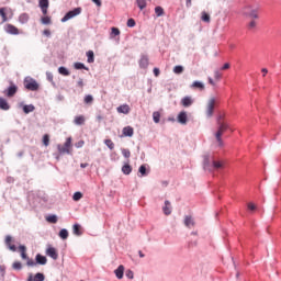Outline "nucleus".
Instances as JSON below:
<instances>
[{"mask_svg": "<svg viewBox=\"0 0 281 281\" xmlns=\"http://www.w3.org/2000/svg\"><path fill=\"white\" fill-rule=\"evenodd\" d=\"M8 12H10L8 7L0 8V25L8 21Z\"/></svg>", "mask_w": 281, "mask_h": 281, "instance_id": "obj_9", "label": "nucleus"}, {"mask_svg": "<svg viewBox=\"0 0 281 281\" xmlns=\"http://www.w3.org/2000/svg\"><path fill=\"white\" fill-rule=\"evenodd\" d=\"M24 87L29 91H38V82L32 78H25L24 79Z\"/></svg>", "mask_w": 281, "mask_h": 281, "instance_id": "obj_5", "label": "nucleus"}, {"mask_svg": "<svg viewBox=\"0 0 281 281\" xmlns=\"http://www.w3.org/2000/svg\"><path fill=\"white\" fill-rule=\"evenodd\" d=\"M58 72L61 76H69V70L66 67H63V66L58 68Z\"/></svg>", "mask_w": 281, "mask_h": 281, "instance_id": "obj_41", "label": "nucleus"}, {"mask_svg": "<svg viewBox=\"0 0 281 281\" xmlns=\"http://www.w3.org/2000/svg\"><path fill=\"white\" fill-rule=\"evenodd\" d=\"M115 277L117 280H122L124 278V266H119L116 270H114Z\"/></svg>", "mask_w": 281, "mask_h": 281, "instance_id": "obj_21", "label": "nucleus"}, {"mask_svg": "<svg viewBox=\"0 0 281 281\" xmlns=\"http://www.w3.org/2000/svg\"><path fill=\"white\" fill-rule=\"evenodd\" d=\"M43 144L44 146H49V134L43 136Z\"/></svg>", "mask_w": 281, "mask_h": 281, "instance_id": "obj_47", "label": "nucleus"}, {"mask_svg": "<svg viewBox=\"0 0 281 281\" xmlns=\"http://www.w3.org/2000/svg\"><path fill=\"white\" fill-rule=\"evenodd\" d=\"M16 91H19V87L11 82L10 87L7 89V97L14 98V95H16Z\"/></svg>", "mask_w": 281, "mask_h": 281, "instance_id": "obj_11", "label": "nucleus"}, {"mask_svg": "<svg viewBox=\"0 0 281 281\" xmlns=\"http://www.w3.org/2000/svg\"><path fill=\"white\" fill-rule=\"evenodd\" d=\"M42 23H43V25H50L52 24V18H49V16H44V18H42Z\"/></svg>", "mask_w": 281, "mask_h": 281, "instance_id": "obj_45", "label": "nucleus"}, {"mask_svg": "<svg viewBox=\"0 0 281 281\" xmlns=\"http://www.w3.org/2000/svg\"><path fill=\"white\" fill-rule=\"evenodd\" d=\"M77 87H79V89H82V88L85 87V80L79 79V80L77 81Z\"/></svg>", "mask_w": 281, "mask_h": 281, "instance_id": "obj_56", "label": "nucleus"}, {"mask_svg": "<svg viewBox=\"0 0 281 281\" xmlns=\"http://www.w3.org/2000/svg\"><path fill=\"white\" fill-rule=\"evenodd\" d=\"M247 16H250V19H258V11L250 10L249 12H246Z\"/></svg>", "mask_w": 281, "mask_h": 281, "instance_id": "obj_37", "label": "nucleus"}, {"mask_svg": "<svg viewBox=\"0 0 281 281\" xmlns=\"http://www.w3.org/2000/svg\"><path fill=\"white\" fill-rule=\"evenodd\" d=\"M122 155H123V157H125V159H130L131 158V150L126 149V148H123L122 149Z\"/></svg>", "mask_w": 281, "mask_h": 281, "instance_id": "obj_46", "label": "nucleus"}, {"mask_svg": "<svg viewBox=\"0 0 281 281\" xmlns=\"http://www.w3.org/2000/svg\"><path fill=\"white\" fill-rule=\"evenodd\" d=\"M117 113H123V115H128L131 113V106L128 104H122L116 108Z\"/></svg>", "mask_w": 281, "mask_h": 281, "instance_id": "obj_15", "label": "nucleus"}, {"mask_svg": "<svg viewBox=\"0 0 281 281\" xmlns=\"http://www.w3.org/2000/svg\"><path fill=\"white\" fill-rule=\"evenodd\" d=\"M0 109H2V111L10 110V104H8V100L0 98Z\"/></svg>", "mask_w": 281, "mask_h": 281, "instance_id": "obj_24", "label": "nucleus"}, {"mask_svg": "<svg viewBox=\"0 0 281 281\" xmlns=\"http://www.w3.org/2000/svg\"><path fill=\"white\" fill-rule=\"evenodd\" d=\"M135 134V130L131 126H125L123 128V136L124 137H133V135Z\"/></svg>", "mask_w": 281, "mask_h": 281, "instance_id": "obj_18", "label": "nucleus"}, {"mask_svg": "<svg viewBox=\"0 0 281 281\" xmlns=\"http://www.w3.org/2000/svg\"><path fill=\"white\" fill-rule=\"evenodd\" d=\"M46 256H48V258H52L53 260H58V249H56L52 245H48L46 248Z\"/></svg>", "mask_w": 281, "mask_h": 281, "instance_id": "obj_8", "label": "nucleus"}, {"mask_svg": "<svg viewBox=\"0 0 281 281\" xmlns=\"http://www.w3.org/2000/svg\"><path fill=\"white\" fill-rule=\"evenodd\" d=\"M201 21H203L204 23H210V21H212V18L209 15L207 12L203 11L201 15Z\"/></svg>", "mask_w": 281, "mask_h": 281, "instance_id": "obj_29", "label": "nucleus"}, {"mask_svg": "<svg viewBox=\"0 0 281 281\" xmlns=\"http://www.w3.org/2000/svg\"><path fill=\"white\" fill-rule=\"evenodd\" d=\"M19 21L20 23H26L27 21H30V15H27V13L21 14Z\"/></svg>", "mask_w": 281, "mask_h": 281, "instance_id": "obj_36", "label": "nucleus"}, {"mask_svg": "<svg viewBox=\"0 0 281 281\" xmlns=\"http://www.w3.org/2000/svg\"><path fill=\"white\" fill-rule=\"evenodd\" d=\"M209 83L212 85V87H214L216 83L214 82V79H212V77H209Z\"/></svg>", "mask_w": 281, "mask_h": 281, "instance_id": "obj_61", "label": "nucleus"}, {"mask_svg": "<svg viewBox=\"0 0 281 281\" xmlns=\"http://www.w3.org/2000/svg\"><path fill=\"white\" fill-rule=\"evenodd\" d=\"M177 120H178L179 124H182V125L188 124V113L186 111H181L178 114Z\"/></svg>", "mask_w": 281, "mask_h": 281, "instance_id": "obj_14", "label": "nucleus"}, {"mask_svg": "<svg viewBox=\"0 0 281 281\" xmlns=\"http://www.w3.org/2000/svg\"><path fill=\"white\" fill-rule=\"evenodd\" d=\"M138 172H139L140 177H146V175H148V173L146 172V165H142V166L139 167V169H138Z\"/></svg>", "mask_w": 281, "mask_h": 281, "instance_id": "obj_44", "label": "nucleus"}, {"mask_svg": "<svg viewBox=\"0 0 281 281\" xmlns=\"http://www.w3.org/2000/svg\"><path fill=\"white\" fill-rule=\"evenodd\" d=\"M214 78H215V80H221V78H223V75L218 70H215Z\"/></svg>", "mask_w": 281, "mask_h": 281, "instance_id": "obj_54", "label": "nucleus"}, {"mask_svg": "<svg viewBox=\"0 0 281 281\" xmlns=\"http://www.w3.org/2000/svg\"><path fill=\"white\" fill-rule=\"evenodd\" d=\"M104 144L105 146H108V148H110V150H113V148H115V144L111 139H105Z\"/></svg>", "mask_w": 281, "mask_h": 281, "instance_id": "obj_42", "label": "nucleus"}, {"mask_svg": "<svg viewBox=\"0 0 281 281\" xmlns=\"http://www.w3.org/2000/svg\"><path fill=\"white\" fill-rule=\"evenodd\" d=\"M155 14H156L157 16H164V14H165L164 8H161V7H156V8H155Z\"/></svg>", "mask_w": 281, "mask_h": 281, "instance_id": "obj_39", "label": "nucleus"}, {"mask_svg": "<svg viewBox=\"0 0 281 281\" xmlns=\"http://www.w3.org/2000/svg\"><path fill=\"white\" fill-rule=\"evenodd\" d=\"M59 155H71V137H68L64 145H57Z\"/></svg>", "mask_w": 281, "mask_h": 281, "instance_id": "obj_3", "label": "nucleus"}, {"mask_svg": "<svg viewBox=\"0 0 281 281\" xmlns=\"http://www.w3.org/2000/svg\"><path fill=\"white\" fill-rule=\"evenodd\" d=\"M27 281H45V274L37 272L35 276L30 274Z\"/></svg>", "mask_w": 281, "mask_h": 281, "instance_id": "obj_16", "label": "nucleus"}, {"mask_svg": "<svg viewBox=\"0 0 281 281\" xmlns=\"http://www.w3.org/2000/svg\"><path fill=\"white\" fill-rule=\"evenodd\" d=\"M74 201H80L82 199V193L81 192H75L72 195Z\"/></svg>", "mask_w": 281, "mask_h": 281, "instance_id": "obj_48", "label": "nucleus"}, {"mask_svg": "<svg viewBox=\"0 0 281 281\" xmlns=\"http://www.w3.org/2000/svg\"><path fill=\"white\" fill-rule=\"evenodd\" d=\"M35 265H47V257L41 255V254H37L36 257H35Z\"/></svg>", "mask_w": 281, "mask_h": 281, "instance_id": "obj_19", "label": "nucleus"}, {"mask_svg": "<svg viewBox=\"0 0 281 281\" xmlns=\"http://www.w3.org/2000/svg\"><path fill=\"white\" fill-rule=\"evenodd\" d=\"M257 25H258V23H257L255 20H252V21L249 22L248 29H250V30H256V26H257Z\"/></svg>", "mask_w": 281, "mask_h": 281, "instance_id": "obj_50", "label": "nucleus"}, {"mask_svg": "<svg viewBox=\"0 0 281 281\" xmlns=\"http://www.w3.org/2000/svg\"><path fill=\"white\" fill-rule=\"evenodd\" d=\"M19 251L21 254L22 260H26L27 267H36V261H34V259H30V257H27V247L21 245V246H19Z\"/></svg>", "mask_w": 281, "mask_h": 281, "instance_id": "obj_2", "label": "nucleus"}, {"mask_svg": "<svg viewBox=\"0 0 281 281\" xmlns=\"http://www.w3.org/2000/svg\"><path fill=\"white\" fill-rule=\"evenodd\" d=\"M75 69H87V67L82 63H75Z\"/></svg>", "mask_w": 281, "mask_h": 281, "instance_id": "obj_51", "label": "nucleus"}, {"mask_svg": "<svg viewBox=\"0 0 281 281\" xmlns=\"http://www.w3.org/2000/svg\"><path fill=\"white\" fill-rule=\"evenodd\" d=\"M231 127L225 121L217 120V132L215 133V139L220 147H223V133L229 131Z\"/></svg>", "mask_w": 281, "mask_h": 281, "instance_id": "obj_1", "label": "nucleus"}, {"mask_svg": "<svg viewBox=\"0 0 281 281\" xmlns=\"http://www.w3.org/2000/svg\"><path fill=\"white\" fill-rule=\"evenodd\" d=\"M127 27H135V20L134 19H128L127 20Z\"/></svg>", "mask_w": 281, "mask_h": 281, "instance_id": "obj_55", "label": "nucleus"}, {"mask_svg": "<svg viewBox=\"0 0 281 281\" xmlns=\"http://www.w3.org/2000/svg\"><path fill=\"white\" fill-rule=\"evenodd\" d=\"M46 221H47V223L56 224V223H58V216H56V215H48L46 217Z\"/></svg>", "mask_w": 281, "mask_h": 281, "instance_id": "obj_34", "label": "nucleus"}, {"mask_svg": "<svg viewBox=\"0 0 281 281\" xmlns=\"http://www.w3.org/2000/svg\"><path fill=\"white\" fill-rule=\"evenodd\" d=\"M184 225L186 227H194V220H192V216L184 217Z\"/></svg>", "mask_w": 281, "mask_h": 281, "instance_id": "obj_26", "label": "nucleus"}, {"mask_svg": "<svg viewBox=\"0 0 281 281\" xmlns=\"http://www.w3.org/2000/svg\"><path fill=\"white\" fill-rule=\"evenodd\" d=\"M248 210L250 211V212H256V210H257V207H256V204H254V203H248Z\"/></svg>", "mask_w": 281, "mask_h": 281, "instance_id": "obj_52", "label": "nucleus"}, {"mask_svg": "<svg viewBox=\"0 0 281 281\" xmlns=\"http://www.w3.org/2000/svg\"><path fill=\"white\" fill-rule=\"evenodd\" d=\"M12 269H14L15 271H21L23 269V263H21V261H14L12 265Z\"/></svg>", "mask_w": 281, "mask_h": 281, "instance_id": "obj_33", "label": "nucleus"}, {"mask_svg": "<svg viewBox=\"0 0 281 281\" xmlns=\"http://www.w3.org/2000/svg\"><path fill=\"white\" fill-rule=\"evenodd\" d=\"M136 4L139 10H144L146 8V0H136Z\"/></svg>", "mask_w": 281, "mask_h": 281, "instance_id": "obj_40", "label": "nucleus"}, {"mask_svg": "<svg viewBox=\"0 0 281 281\" xmlns=\"http://www.w3.org/2000/svg\"><path fill=\"white\" fill-rule=\"evenodd\" d=\"M229 63L224 64V66L222 67V70L225 71L226 69H229Z\"/></svg>", "mask_w": 281, "mask_h": 281, "instance_id": "obj_60", "label": "nucleus"}, {"mask_svg": "<svg viewBox=\"0 0 281 281\" xmlns=\"http://www.w3.org/2000/svg\"><path fill=\"white\" fill-rule=\"evenodd\" d=\"M120 34H121L120 29L115 26L111 29V34H110L111 38H115V36H120Z\"/></svg>", "mask_w": 281, "mask_h": 281, "instance_id": "obj_32", "label": "nucleus"}, {"mask_svg": "<svg viewBox=\"0 0 281 281\" xmlns=\"http://www.w3.org/2000/svg\"><path fill=\"white\" fill-rule=\"evenodd\" d=\"M180 104H182L184 109H188L194 104V99H192V97H184L181 99Z\"/></svg>", "mask_w": 281, "mask_h": 281, "instance_id": "obj_13", "label": "nucleus"}, {"mask_svg": "<svg viewBox=\"0 0 281 281\" xmlns=\"http://www.w3.org/2000/svg\"><path fill=\"white\" fill-rule=\"evenodd\" d=\"M86 122V119H85V115H78L75 117L74 120V123L77 125V126H82V124H85Z\"/></svg>", "mask_w": 281, "mask_h": 281, "instance_id": "obj_23", "label": "nucleus"}, {"mask_svg": "<svg viewBox=\"0 0 281 281\" xmlns=\"http://www.w3.org/2000/svg\"><path fill=\"white\" fill-rule=\"evenodd\" d=\"M40 8L44 14V16H47V10L49 8V0H38Z\"/></svg>", "mask_w": 281, "mask_h": 281, "instance_id": "obj_12", "label": "nucleus"}, {"mask_svg": "<svg viewBox=\"0 0 281 281\" xmlns=\"http://www.w3.org/2000/svg\"><path fill=\"white\" fill-rule=\"evenodd\" d=\"M153 120H154L155 124H159V122L161 120V113L159 111L154 112Z\"/></svg>", "mask_w": 281, "mask_h": 281, "instance_id": "obj_31", "label": "nucleus"}, {"mask_svg": "<svg viewBox=\"0 0 281 281\" xmlns=\"http://www.w3.org/2000/svg\"><path fill=\"white\" fill-rule=\"evenodd\" d=\"M87 166H89V164L82 162V164L80 165V168H87Z\"/></svg>", "mask_w": 281, "mask_h": 281, "instance_id": "obj_64", "label": "nucleus"}, {"mask_svg": "<svg viewBox=\"0 0 281 281\" xmlns=\"http://www.w3.org/2000/svg\"><path fill=\"white\" fill-rule=\"evenodd\" d=\"M59 238H61V240H67V238H69V231H67L66 228H63L59 232Z\"/></svg>", "mask_w": 281, "mask_h": 281, "instance_id": "obj_28", "label": "nucleus"}, {"mask_svg": "<svg viewBox=\"0 0 281 281\" xmlns=\"http://www.w3.org/2000/svg\"><path fill=\"white\" fill-rule=\"evenodd\" d=\"M122 172H123V175H131V172H133V167H131V165H128V164H125L122 167Z\"/></svg>", "mask_w": 281, "mask_h": 281, "instance_id": "obj_27", "label": "nucleus"}, {"mask_svg": "<svg viewBox=\"0 0 281 281\" xmlns=\"http://www.w3.org/2000/svg\"><path fill=\"white\" fill-rule=\"evenodd\" d=\"M82 13V8H75L71 11H68L61 19V23H67V21H70V19H75V16H78Z\"/></svg>", "mask_w": 281, "mask_h": 281, "instance_id": "obj_4", "label": "nucleus"}, {"mask_svg": "<svg viewBox=\"0 0 281 281\" xmlns=\"http://www.w3.org/2000/svg\"><path fill=\"white\" fill-rule=\"evenodd\" d=\"M93 3H95V5L98 8H102V1L101 0H92Z\"/></svg>", "mask_w": 281, "mask_h": 281, "instance_id": "obj_57", "label": "nucleus"}, {"mask_svg": "<svg viewBox=\"0 0 281 281\" xmlns=\"http://www.w3.org/2000/svg\"><path fill=\"white\" fill-rule=\"evenodd\" d=\"M261 71H262L263 76H267V74H269V70H267V68L261 69Z\"/></svg>", "mask_w": 281, "mask_h": 281, "instance_id": "obj_62", "label": "nucleus"}, {"mask_svg": "<svg viewBox=\"0 0 281 281\" xmlns=\"http://www.w3.org/2000/svg\"><path fill=\"white\" fill-rule=\"evenodd\" d=\"M173 72H176V74H183V66H176L173 68Z\"/></svg>", "mask_w": 281, "mask_h": 281, "instance_id": "obj_49", "label": "nucleus"}, {"mask_svg": "<svg viewBox=\"0 0 281 281\" xmlns=\"http://www.w3.org/2000/svg\"><path fill=\"white\" fill-rule=\"evenodd\" d=\"M44 36H52V32L49 30L43 31Z\"/></svg>", "mask_w": 281, "mask_h": 281, "instance_id": "obj_58", "label": "nucleus"}, {"mask_svg": "<svg viewBox=\"0 0 281 281\" xmlns=\"http://www.w3.org/2000/svg\"><path fill=\"white\" fill-rule=\"evenodd\" d=\"M23 111L24 113H32L34 111V105L30 104V105H24L23 106Z\"/></svg>", "mask_w": 281, "mask_h": 281, "instance_id": "obj_43", "label": "nucleus"}, {"mask_svg": "<svg viewBox=\"0 0 281 281\" xmlns=\"http://www.w3.org/2000/svg\"><path fill=\"white\" fill-rule=\"evenodd\" d=\"M4 30H5L7 34H12L13 36H18V34H21V32H19V29L16 26H14L13 24H7L4 26Z\"/></svg>", "mask_w": 281, "mask_h": 281, "instance_id": "obj_10", "label": "nucleus"}, {"mask_svg": "<svg viewBox=\"0 0 281 281\" xmlns=\"http://www.w3.org/2000/svg\"><path fill=\"white\" fill-rule=\"evenodd\" d=\"M85 104H92L93 103V95L87 94L83 99Z\"/></svg>", "mask_w": 281, "mask_h": 281, "instance_id": "obj_38", "label": "nucleus"}, {"mask_svg": "<svg viewBox=\"0 0 281 281\" xmlns=\"http://www.w3.org/2000/svg\"><path fill=\"white\" fill-rule=\"evenodd\" d=\"M216 106V98L209 99L206 103V117L214 115V108Z\"/></svg>", "mask_w": 281, "mask_h": 281, "instance_id": "obj_6", "label": "nucleus"}, {"mask_svg": "<svg viewBox=\"0 0 281 281\" xmlns=\"http://www.w3.org/2000/svg\"><path fill=\"white\" fill-rule=\"evenodd\" d=\"M204 168H206V170H221L222 168H225V162L213 160L212 161V167L209 168L207 167V160H205L204 161Z\"/></svg>", "mask_w": 281, "mask_h": 281, "instance_id": "obj_7", "label": "nucleus"}, {"mask_svg": "<svg viewBox=\"0 0 281 281\" xmlns=\"http://www.w3.org/2000/svg\"><path fill=\"white\" fill-rule=\"evenodd\" d=\"M191 89H199V91H204L205 90V85H203V82H201V81H194L191 85Z\"/></svg>", "mask_w": 281, "mask_h": 281, "instance_id": "obj_22", "label": "nucleus"}, {"mask_svg": "<svg viewBox=\"0 0 281 281\" xmlns=\"http://www.w3.org/2000/svg\"><path fill=\"white\" fill-rule=\"evenodd\" d=\"M162 212L164 214H166V216H170V214H172V206L170 205V201L168 200L165 201V206L162 207Z\"/></svg>", "mask_w": 281, "mask_h": 281, "instance_id": "obj_17", "label": "nucleus"}, {"mask_svg": "<svg viewBox=\"0 0 281 281\" xmlns=\"http://www.w3.org/2000/svg\"><path fill=\"white\" fill-rule=\"evenodd\" d=\"M5 245H7V247H9V249L11 251H16V246L14 244H12V236L8 235L5 237Z\"/></svg>", "mask_w": 281, "mask_h": 281, "instance_id": "obj_20", "label": "nucleus"}, {"mask_svg": "<svg viewBox=\"0 0 281 281\" xmlns=\"http://www.w3.org/2000/svg\"><path fill=\"white\" fill-rule=\"evenodd\" d=\"M87 58H88V63H94L95 57H94L93 50L87 52Z\"/></svg>", "mask_w": 281, "mask_h": 281, "instance_id": "obj_35", "label": "nucleus"}, {"mask_svg": "<svg viewBox=\"0 0 281 281\" xmlns=\"http://www.w3.org/2000/svg\"><path fill=\"white\" fill-rule=\"evenodd\" d=\"M139 67H142V69H146L148 68V57L147 56H143L139 60Z\"/></svg>", "mask_w": 281, "mask_h": 281, "instance_id": "obj_25", "label": "nucleus"}, {"mask_svg": "<svg viewBox=\"0 0 281 281\" xmlns=\"http://www.w3.org/2000/svg\"><path fill=\"white\" fill-rule=\"evenodd\" d=\"M125 276H126V278H128L130 280H133V278H134L133 270H127V271L125 272Z\"/></svg>", "mask_w": 281, "mask_h": 281, "instance_id": "obj_53", "label": "nucleus"}, {"mask_svg": "<svg viewBox=\"0 0 281 281\" xmlns=\"http://www.w3.org/2000/svg\"><path fill=\"white\" fill-rule=\"evenodd\" d=\"M72 232H74L75 236H82V231H80V225L79 224H75L72 226Z\"/></svg>", "mask_w": 281, "mask_h": 281, "instance_id": "obj_30", "label": "nucleus"}, {"mask_svg": "<svg viewBox=\"0 0 281 281\" xmlns=\"http://www.w3.org/2000/svg\"><path fill=\"white\" fill-rule=\"evenodd\" d=\"M187 1V8H190L192 5V0H186Z\"/></svg>", "mask_w": 281, "mask_h": 281, "instance_id": "obj_63", "label": "nucleus"}, {"mask_svg": "<svg viewBox=\"0 0 281 281\" xmlns=\"http://www.w3.org/2000/svg\"><path fill=\"white\" fill-rule=\"evenodd\" d=\"M160 70L159 68H154V75L156 76V78L159 76Z\"/></svg>", "mask_w": 281, "mask_h": 281, "instance_id": "obj_59", "label": "nucleus"}]
</instances>
